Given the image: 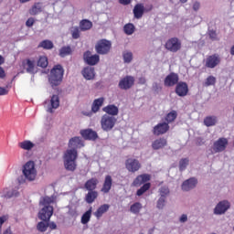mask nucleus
Listing matches in <instances>:
<instances>
[{
  "instance_id": "nucleus-19",
  "label": "nucleus",
  "mask_w": 234,
  "mask_h": 234,
  "mask_svg": "<svg viewBox=\"0 0 234 234\" xmlns=\"http://www.w3.org/2000/svg\"><path fill=\"white\" fill-rule=\"evenodd\" d=\"M197 184H198V180L195 177H191L182 184L181 189H183V191H191V189L197 187Z\"/></svg>"
},
{
  "instance_id": "nucleus-12",
  "label": "nucleus",
  "mask_w": 234,
  "mask_h": 234,
  "mask_svg": "<svg viewBox=\"0 0 234 234\" xmlns=\"http://www.w3.org/2000/svg\"><path fill=\"white\" fill-rule=\"evenodd\" d=\"M220 56L218 54H213L207 57L205 59V67L207 69H215L220 65Z\"/></svg>"
},
{
  "instance_id": "nucleus-32",
  "label": "nucleus",
  "mask_w": 234,
  "mask_h": 234,
  "mask_svg": "<svg viewBox=\"0 0 234 234\" xmlns=\"http://www.w3.org/2000/svg\"><path fill=\"white\" fill-rule=\"evenodd\" d=\"M80 28L82 32L90 30L92 28V23L89 19H83L80 22Z\"/></svg>"
},
{
  "instance_id": "nucleus-62",
  "label": "nucleus",
  "mask_w": 234,
  "mask_h": 234,
  "mask_svg": "<svg viewBox=\"0 0 234 234\" xmlns=\"http://www.w3.org/2000/svg\"><path fill=\"white\" fill-rule=\"evenodd\" d=\"M84 116H92V112H83Z\"/></svg>"
},
{
  "instance_id": "nucleus-63",
  "label": "nucleus",
  "mask_w": 234,
  "mask_h": 234,
  "mask_svg": "<svg viewBox=\"0 0 234 234\" xmlns=\"http://www.w3.org/2000/svg\"><path fill=\"white\" fill-rule=\"evenodd\" d=\"M3 63H5V58L0 55V65H3Z\"/></svg>"
},
{
  "instance_id": "nucleus-28",
  "label": "nucleus",
  "mask_w": 234,
  "mask_h": 234,
  "mask_svg": "<svg viewBox=\"0 0 234 234\" xmlns=\"http://www.w3.org/2000/svg\"><path fill=\"white\" fill-rule=\"evenodd\" d=\"M82 75L85 78V80H94V68L92 67H86L82 70Z\"/></svg>"
},
{
  "instance_id": "nucleus-26",
  "label": "nucleus",
  "mask_w": 234,
  "mask_h": 234,
  "mask_svg": "<svg viewBox=\"0 0 234 234\" xmlns=\"http://www.w3.org/2000/svg\"><path fill=\"white\" fill-rule=\"evenodd\" d=\"M103 112H106V114H109L108 116H118V107L114 104H109L108 106H105L102 109Z\"/></svg>"
},
{
  "instance_id": "nucleus-16",
  "label": "nucleus",
  "mask_w": 234,
  "mask_h": 234,
  "mask_svg": "<svg viewBox=\"0 0 234 234\" xmlns=\"http://www.w3.org/2000/svg\"><path fill=\"white\" fill-rule=\"evenodd\" d=\"M133 85H134V77L133 76H126L119 82V87L122 90H128Z\"/></svg>"
},
{
  "instance_id": "nucleus-43",
  "label": "nucleus",
  "mask_w": 234,
  "mask_h": 234,
  "mask_svg": "<svg viewBox=\"0 0 234 234\" xmlns=\"http://www.w3.org/2000/svg\"><path fill=\"white\" fill-rule=\"evenodd\" d=\"M123 30L127 36H133V34H134V25L132 23L126 24L123 27Z\"/></svg>"
},
{
  "instance_id": "nucleus-41",
  "label": "nucleus",
  "mask_w": 234,
  "mask_h": 234,
  "mask_svg": "<svg viewBox=\"0 0 234 234\" xmlns=\"http://www.w3.org/2000/svg\"><path fill=\"white\" fill-rule=\"evenodd\" d=\"M37 231H40V233H45L47 229H48V221H40L37 225Z\"/></svg>"
},
{
  "instance_id": "nucleus-53",
  "label": "nucleus",
  "mask_w": 234,
  "mask_h": 234,
  "mask_svg": "<svg viewBox=\"0 0 234 234\" xmlns=\"http://www.w3.org/2000/svg\"><path fill=\"white\" fill-rule=\"evenodd\" d=\"M193 10H195V12H198V10H200V2H195L193 4Z\"/></svg>"
},
{
  "instance_id": "nucleus-18",
  "label": "nucleus",
  "mask_w": 234,
  "mask_h": 234,
  "mask_svg": "<svg viewBox=\"0 0 234 234\" xmlns=\"http://www.w3.org/2000/svg\"><path fill=\"white\" fill-rule=\"evenodd\" d=\"M187 92H189V87L186 82H178L176 86V94L180 98H184V96H187Z\"/></svg>"
},
{
  "instance_id": "nucleus-52",
  "label": "nucleus",
  "mask_w": 234,
  "mask_h": 234,
  "mask_svg": "<svg viewBox=\"0 0 234 234\" xmlns=\"http://www.w3.org/2000/svg\"><path fill=\"white\" fill-rule=\"evenodd\" d=\"M34 23H36V20L33 17H30L26 22V27H34Z\"/></svg>"
},
{
  "instance_id": "nucleus-55",
  "label": "nucleus",
  "mask_w": 234,
  "mask_h": 234,
  "mask_svg": "<svg viewBox=\"0 0 234 234\" xmlns=\"http://www.w3.org/2000/svg\"><path fill=\"white\" fill-rule=\"evenodd\" d=\"M48 228H49V229H58V225H56V223L54 221H52V222L48 221Z\"/></svg>"
},
{
  "instance_id": "nucleus-30",
  "label": "nucleus",
  "mask_w": 234,
  "mask_h": 234,
  "mask_svg": "<svg viewBox=\"0 0 234 234\" xmlns=\"http://www.w3.org/2000/svg\"><path fill=\"white\" fill-rule=\"evenodd\" d=\"M103 101H105V99H103V97L94 100L91 105V112H98L101 105H103Z\"/></svg>"
},
{
  "instance_id": "nucleus-25",
  "label": "nucleus",
  "mask_w": 234,
  "mask_h": 234,
  "mask_svg": "<svg viewBox=\"0 0 234 234\" xmlns=\"http://www.w3.org/2000/svg\"><path fill=\"white\" fill-rule=\"evenodd\" d=\"M112 187V176H106L101 191V193H109Z\"/></svg>"
},
{
  "instance_id": "nucleus-1",
  "label": "nucleus",
  "mask_w": 234,
  "mask_h": 234,
  "mask_svg": "<svg viewBox=\"0 0 234 234\" xmlns=\"http://www.w3.org/2000/svg\"><path fill=\"white\" fill-rule=\"evenodd\" d=\"M69 147L70 149H68L64 153L63 156L64 167L66 171H70L71 173H74V171H76V169L78 168V164L76 163V161L78 160L77 149H81V147H85V144L83 143V140L80 139V137L75 136L69 139Z\"/></svg>"
},
{
  "instance_id": "nucleus-17",
  "label": "nucleus",
  "mask_w": 234,
  "mask_h": 234,
  "mask_svg": "<svg viewBox=\"0 0 234 234\" xmlns=\"http://www.w3.org/2000/svg\"><path fill=\"white\" fill-rule=\"evenodd\" d=\"M229 201L223 200L220 201L215 207L214 213L215 215H224L228 211V209L230 207Z\"/></svg>"
},
{
  "instance_id": "nucleus-50",
  "label": "nucleus",
  "mask_w": 234,
  "mask_h": 234,
  "mask_svg": "<svg viewBox=\"0 0 234 234\" xmlns=\"http://www.w3.org/2000/svg\"><path fill=\"white\" fill-rule=\"evenodd\" d=\"M123 60H124V63H131V61H133V53L132 52L124 53Z\"/></svg>"
},
{
  "instance_id": "nucleus-20",
  "label": "nucleus",
  "mask_w": 234,
  "mask_h": 234,
  "mask_svg": "<svg viewBox=\"0 0 234 234\" xmlns=\"http://www.w3.org/2000/svg\"><path fill=\"white\" fill-rule=\"evenodd\" d=\"M80 135L84 140H97L98 139V133L93 131L92 129H85L80 131Z\"/></svg>"
},
{
  "instance_id": "nucleus-54",
  "label": "nucleus",
  "mask_w": 234,
  "mask_h": 234,
  "mask_svg": "<svg viewBox=\"0 0 234 234\" xmlns=\"http://www.w3.org/2000/svg\"><path fill=\"white\" fill-rule=\"evenodd\" d=\"M8 94V90L5 88L0 87V96H6Z\"/></svg>"
},
{
  "instance_id": "nucleus-34",
  "label": "nucleus",
  "mask_w": 234,
  "mask_h": 234,
  "mask_svg": "<svg viewBox=\"0 0 234 234\" xmlns=\"http://www.w3.org/2000/svg\"><path fill=\"white\" fill-rule=\"evenodd\" d=\"M50 103H51V108L48 110V112H52V109H58V107H59V96L52 95Z\"/></svg>"
},
{
  "instance_id": "nucleus-37",
  "label": "nucleus",
  "mask_w": 234,
  "mask_h": 234,
  "mask_svg": "<svg viewBox=\"0 0 234 234\" xmlns=\"http://www.w3.org/2000/svg\"><path fill=\"white\" fill-rule=\"evenodd\" d=\"M90 217H92V207H90L81 217V224H89L90 222Z\"/></svg>"
},
{
  "instance_id": "nucleus-27",
  "label": "nucleus",
  "mask_w": 234,
  "mask_h": 234,
  "mask_svg": "<svg viewBox=\"0 0 234 234\" xmlns=\"http://www.w3.org/2000/svg\"><path fill=\"white\" fill-rule=\"evenodd\" d=\"M89 192L86 194L85 196V202H87V204H92L93 202H95L96 198H98V191L96 190H88Z\"/></svg>"
},
{
  "instance_id": "nucleus-15",
  "label": "nucleus",
  "mask_w": 234,
  "mask_h": 234,
  "mask_svg": "<svg viewBox=\"0 0 234 234\" xmlns=\"http://www.w3.org/2000/svg\"><path fill=\"white\" fill-rule=\"evenodd\" d=\"M178 74L172 72L168 74L164 80L165 87H175L179 81Z\"/></svg>"
},
{
  "instance_id": "nucleus-40",
  "label": "nucleus",
  "mask_w": 234,
  "mask_h": 234,
  "mask_svg": "<svg viewBox=\"0 0 234 234\" xmlns=\"http://www.w3.org/2000/svg\"><path fill=\"white\" fill-rule=\"evenodd\" d=\"M37 67H41V69H47V67H48V58L46 56L39 57L37 60Z\"/></svg>"
},
{
  "instance_id": "nucleus-33",
  "label": "nucleus",
  "mask_w": 234,
  "mask_h": 234,
  "mask_svg": "<svg viewBox=\"0 0 234 234\" xmlns=\"http://www.w3.org/2000/svg\"><path fill=\"white\" fill-rule=\"evenodd\" d=\"M43 12V7L40 3H36L29 10L30 16H37Z\"/></svg>"
},
{
  "instance_id": "nucleus-24",
  "label": "nucleus",
  "mask_w": 234,
  "mask_h": 234,
  "mask_svg": "<svg viewBox=\"0 0 234 234\" xmlns=\"http://www.w3.org/2000/svg\"><path fill=\"white\" fill-rule=\"evenodd\" d=\"M98 184H100V181H98L97 178L92 177L85 183L84 186L87 191H96Z\"/></svg>"
},
{
  "instance_id": "nucleus-42",
  "label": "nucleus",
  "mask_w": 234,
  "mask_h": 234,
  "mask_svg": "<svg viewBox=\"0 0 234 234\" xmlns=\"http://www.w3.org/2000/svg\"><path fill=\"white\" fill-rule=\"evenodd\" d=\"M19 147L24 151H30V149H33L34 144L30 141H24L19 144Z\"/></svg>"
},
{
  "instance_id": "nucleus-36",
  "label": "nucleus",
  "mask_w": 234,
  "mask_h": 234,
  "mask_svg": "<svg viewBox=\"0 0 234 234\" xmlns=\"http://www.w3.org/2000/svg\"><path fill=\"white\" fill-rule=\"evenodd\" d=\"M72 54V48L70 46H64L59 49L60 58H66V56H70Z\"/></svg>"
},
{
  "instance_id": "nucleus-8",
  "label": "nucleus",
  "mask_w": 234,
  "mask_h": 234,
  "mask_svg": "<svg viewBox=\"0 0 234 234\" xmlns=\"http://www.w3.org/2000/svg\"><path fill=\"white\" fill-rule=\"evenodd\" d=\"M152 10H153V5H149L145 8L144 4H136L133 10V17L135 19H142V17H144V13L151 12Z\"/></svg>"
},
{
  "instance_id": "nucleus-60",
  "label": "nucleus",
  "mask_w": 234,
  "mask_h": 234,
  "mask_svg": "<svg viewBox=\"0 0 234 234\" xmlns=\"http://www.w3.org/2000/svg\"><path fill=\"white\" fill-rule=\"evenodd\" d=\"M6 222V217H1L0 218V228Z\"/></svg>"
},
{
  "instance_id": "nucleus-6",
  "label": "nucleus",
  "mask_w": 234,
  "mask_h": 234,
  "mask_svg": "<svg viewBox=\"0 0 234 234\" xmlns=\"http://www.w3.org/2000/svg\"><path fill=\"white\" fill-rule=\"evenodd\" d=\"M116 118L112 117L109 114H104L101 119V127L102 131L109 133V131H112L114 126L116 125Z\"/></svg>"
},
{
  "instance_id": "nucleus-57",
  "label": "nucleus",
  "mask_w": 234,
  "mask_h": 234,
  "mask_svg": "<svg viewBox=\"0 0 234 234\" xmlns=\"http://www.w3.org/2000/svg\"><path fill=\"white\" fill-rule=\"evenodd\" d=\"M132 0H119L120 5H123L124 6H127V5H131Z\"/></svg>"
},
{
  "instance_id": "nucleus-2",
  "label": "nucleus",
  "mask_w": 234,
  "mask_h": 234,
  "mask_svg": "<svg viewBox=\"0 0 234 234\" xmlns=\"http://www.w3.org/2000/svg\"><path fill=\"white\" fill-rule=\"evenodd\" d=\"M149 180H151V175L142 174L137 176L133 181V186L134 187H140V186H142L136 192L137 197H142L144 193H147V191L151 189V183H147Z\"/></svg>"
},
{
  "instance_id": "nucleus-45",
  "label": "nucleus",
  "mask_w": 234,
  "mask_h": 234,
  "mask_svg": "<svg viewBox=\"0 0 234 234\" xmlns=\"http://www.w3.org/2000/svg\"><path fill=\"white\" fill-rule=\"evenodd\" d=\"M189 165V159L188 158H182L179 161V171H186V168Z\"/></svg>"
},
{
  "instance_id": "nucleus-58",
  "label": "nucleus",
  "mask_w": 234,
  "mask_h": 234,
  "mask_svg": "<svg viewBox=\"0 0 234 234\" xmlns=\"http://www.w3.org/2000/svg\"><path fill=\"white\" fill-rule=\"evenodd\" d=\"M180 222L184 223V222H187V215L186 214H183L181 217H180Z\"/></svg>"
},
{
  "instance_id": "nucleus-21",
  "label": "nucleus",
  "mask_w": 234,
  "mask_h": 234,
  "mask_svg": "<svg viewBox=\"0 0 234 234\" xmlns=\"http://www.w3.org/2000/svg\"><path fill=\"white\" fill-rule=\"evenodd\" d=\"M22 65L28 74H34L36 72V60L27 58L23 60Z\"/></svg>"
},
{
  "instance_id": "nucleus-59",
  "label": "nucleus",
  "mask_w": 234,
  "mask_h": 234,
  "mask_svg": "<svg viewBox=\"0 0 234 234\" xmlns=\"http://www.w3.org/2000/svg\"><path fill=\"white\" fill-rule=\"evenodd\" d=\"M146 81L145 77L139 78V85H145Z\"/></svg>"
},
{
  "instance_id": "nucleus-5",
  "label": "nucleus",
  "mask_w": 234,
  "mask_h": 234,
  "mask_svg": "<svg viewBox=\"0 0 234 234\" xmlns=\"http://www.w3.org/2000/svg\"><path fill=\"white\" fill-rule=\"evenodd\" d=\"M23 175L29 182L36 180L37 172L36 171V165L34 161H28L23 168Z\"/></svg>"
},
{
  "instance_id": "nucleus-4",
  "label": "nucleus",
  "mask_w": 234,
  "mask_h": 234,
  "mask_svg": "<svg viewBox=\"0 0 234 234\" xmlns=\"http://www.w3.org/2000/svg\"><path fill=\"white\" fill-rule=\"evenodd\" d=\"M111 48H112V43L111 40L101 39L95 45V50L97 54L101 56H105L111 52Z\"/></svg>"
},
{
  "instance_id": "nucleus-13",
  "label": "nucleus",
  "mask_w": 234,
  "mask_h": 234,
  "mask_svg": "<svg viewBox=\"0 0 234 234\" xmlns=\"http://www.w3.org/2000/svg\"><path fill=\"white\" fill-rule=\"evenodd\" d=\"M229 141L225 137H220L218 140L214 142L213 151L215 153H223L226 151V147H228Z\"/></svg>"
},
{
  "instance_id": "nucleus-51",
  "label": "nucleus",
  "mask_w": 234,
  "mask_h": 234,
  "mask_svg": "<svg viewBox=\"0 0 234 234\" xmlns=\"http://www.w3.org/2000/svg\"><path fill=\"white\" fill-rule=\"evenodd\" d=\"M208 36L212 41H218V37L217 36V31L215 30H209L208 31Z\"/></svg>"
},
{
  "instance_id": "nucleus-11",
  "label": "nucleus",
  "mask_w": 234,
  "mask_h": 234,
  "mask_svg": "<svg viewBox=\"0 0 234 234\" xmlns=\"http://www.w3.org/2000/svg\"><path fill=\"white\" fill-rule=\"evenodd\" d=\"M83 60L87 65H90V67H94V65H98L100 63V55H92V52L87 50L83 53Z\"/></svg>"
},
{
  "instance_id": "nucleus-29",
  "label": "nucleus",
  "mask_w": 234,
  "mask_h": 234,
  "mask_svg": "<svg viewBox=\"0 0 234 234\" xmlns=\"http://www.w3.org/2000/svg\"><path fill=\"white\" fill-rule=\"evenodd\" d=\"M176 118H178V112L173 110L165 115V122L167 123V125H169V123H173V122H175Z\"/></svg>"
},
{
  "instance_id": "nucleus-7",
  "label": "nucleus",
  "mask_w": 234,
  "mask_h": 234,
  "mask_svg": "<svg viewBox=\"0 0 234 234\" xmlns=\"http://www.w3.org/2000/svg\"><path fill=\"white\" fill-rule=\"evenodd\" d=\"M165 48H166L168 52H173L176 54V52L182 49V41L176 37H171L166 40Z\"/></svg>"
},
{
  "instance_id": "nucleus-3",
  "label": "nucleus",
  "mask_w": 234,
  "mask_h": 234,
  "mask_svg": "<svg viewBox=\"0 0 234 234\" xmlns=\"http://www.w3.org/2000/svg\"><path fill=\"white\" fill-rule=\"evenodd\" d=\"M65 70H63V67L61 65H56L50 71L48 81L51 87H58V85H61L63 81V74Z\"/></svg>"
},
{
  "instance_id": "nucleus-64",
  "label": "nucleus",
  "mask_w": 234,
  "mask_h": 234,
  "mask_svg": "<svg viewBox=\"0 0 234 234\" xmlns=\"http://www.w3.org/2000/svg\"><path fill=\"white\" fill-rule=\"evenodd\" d=\"M230 54L231 56H234V45L230 48Z\"/></svg>"
},
{
  "instance_id": "nucleus-38",
  "label": "nucleus",
  "mask_w": 234,
  "mask_h": 234,
  "mask_svg": "<svg viewBox=\"0 0 234 234\" xmlns=\"http://www.w3.org/2000/svg\"><path fill=\"white\" fill-rule=\"evenodd\" d=\"M2 198H12V197H17V192H14L9 190L8 188H5L1 192Z\"/></svg>"
},
{
  "instance_id": "nucleus-31",
  "label": "nucleus",
  "mask_w": 234,
  "mask_h": 234,
  "mask_svg": "<svg viewBox=\"0 0 234 234\" xmlns=\"http://www.w3.org/2000/svg\"><path fill=\"white\" fill-rule=\"evenodd\" d=\"M38 48H44V50H52V48H54V43L48 39L43 40L39 43Z\"/></svg>"
},
{
  "instance_id": "nucleus-46",
  "label": "nucleus",
  "mask_w": 234,
  "mask_h": 234,
  "mask_svg": "<svg viewBox=\"0 0 234 234\" xmlns=\"http://www.w3.org/2000/svg\"><path fill=\"white\" fill-rule=\"evenodd\" d=\"M217 83V78L214 76H208L204 82V87H211V85H215Z\"/></svg>"
},
{
  "instance_id": "nucleus-22",
  "label": "nucleus",
  "mask_w": 234,
  "mask_h": 234,
  "mask_svg": "<svg viewBox=\"0 0 234 234\" xmlns=\"http://www.w3.org/2000/svg\"><path fill=\"white\" fill-rule=\"evenodd\" d=\"M166 145H167V139L164 137H159L152 143V148L154 149V151L164 149V147H166Z\"/></svg>"
},
{
  "instance_id": "nucleus-56",
  "label": "nucleus",
  "mask_w": 234,
  "mask_h": 234,
  "mask_svg": "<svg viewBox=\"0 0 234 234\" xmlns=\"http://www.w3.org/2000/svg\"><path fill=\"white\" fill-rule=\"evenodd\" d=\"M0 78L1 80H4V78H6V73L5 72V69L3 67H0Z\"/></svg>"
},
{
  "instance_id": "nucleus-49",
  "label": "nucleus",
  "mask_w": 234,
  "mask_h": 234,
  "mask_svg": "<svg viewBox=\"0 0 234 234\" xmlns=\"http://www.w3.org/2000/svg\"><path fill=\"white\" fill-rule=\"evenodd\" d=\"M165 206V197H160L159 199L157 200L156 207L157 209H164Z\"/></svg>"
},
{
  "instance_id": "nucleus-61",
  "label": "nucleus",
  "mask_w": 234,
  "mask_h": 234,
  "mask_svg": "<svg viewBox=\"0 0 234 234\" xmlns=\"http://www.w3.org/2000/svg\"><path fill=\"white\" fill-rule=\"evenodd\" d=\"M3 234H12V229L10 228L6 229Z\"/></svg>"
},
{
  "instance_id": "nucleus-47",
  "label": "nucleus",
  "mask_w": 234,
  "mask_h": 234,
  "mask_svg": "<svg viewBox=\"0 0 234 234\" xmlns=\"http://www.w3.org/2000/svg\"><path fill=\"white\" fill-rule=\"evenodd\" d=\"M71 36H72L73 39H80V27H72Z\"/></svg>"
},
{
  "instance_id": "nucleus-44",
  "label": "nucleus",
  "mask_w": 234,
  "mask_h": 234,
  "mask_svg": "<svg viewBox=\"0 0 234 234\" xmlns=\"http://www.w3.org/2000/svg\"><path fill=\"white\" fill-rule=\"evenodd\" d=\"M53 202H54V197H44L40 201V205L44 206V207H47V206H50V204H53Z\"/></svg>"
},
{
  "instance_id": "nucleus-14",
  "label": "nucleus",
  "mask_w": 234,
  "mask_h": 234,
  "mask_svg": "<svg viewBox=\"0 0 234 234\" xmlns=\"http://www.w3.org/2000/svg\"><path fill=\"white\" fill-rule=\"evenodd\" d=\"M170 129L169 124L167 122H159L153 129V134L154 136H162V134H165Z\"/></svg>"
},
{
  "instance_id": "nucleus-23",
  "label": "nucleus",
  "mask_w": 234,
  "mask_h": 234,
  "mask_svg": "<svg viewBox=\"0 0 234 234\" xmlns=\"http://www.w3.org/2000/svg\"><path fill=\"white\" fill-rule=\"evenodd\" d=\"M110 208H111V205L103 204L97 208V210L93 213V215L94 217H96L98 220H100V218H101L103 215H105V213L109 211Z\"/></svg>"
},
{
  "instance_id": "nucleus-39",
  "label": "nucleus",
  "mask_w": 234,
  "mask_h": 234,
  "mask_svg": "<svg viewBox=\"0 0 234 234\" xmlns=\"http://www.w3.org/2000/svg\"><path fill=\"white\" fill-rule=\"evenodd\" d=\"M142 203L135 202L130 207L131 213H133V215H138L140 211H142Z\"/></svg>"
},
{
  "instance_id": "nucleus-48",
  "label": "nucleus",
  "mask_w": 234,
  "mask_h": 234,
  "mask_svg": "<svg viewBox=\"0 0 234 234\" xmlns=\"http://www.w3.org/2000/svg\"><path fill=\"white\" fill-rule=\"evenodd\" d=\"M159 193L161 195V197L165 198L167 197V195H169L170 191H169V187L167 186H162L159 189Z\"/></svg>"
},
{
  "instance_id": "nucleus-9",
  "label": "nucleus",
  "mask_w": 234,
  "mask_h": 234,
  "mask_svg": "<svg viewBox=\"0 0 234 234\" xmlns=\"http://www.w3.org/2000/svg\"><path fill=\"white\" fill-rule=\"evenodd\" d=\"M52 215H54V207L46 206L38 212V218L43 222H50Z\"/></svg>"
},
{
  "instance_id": "nucleus-10",
  "label": "nucleus",
  "mask_w": 234,
  "mask_h": 234,
  "mask_svg": "<svg viewBox=\"0 0 234 234\" xmlns=\"http://www.w3.org/2000/svg\"><path fill=\"white\" fill-rule=\"evenodd\" d=\"M125 167L129 173H137L142 169V163L136 158H128L125 161Z\"/></svg>"
},
{
  "instance_id": "nucleus-35",
  "label": "nucleus",
  "mask_w": 234,
  "mask_h": 234,
  "mask_svg": "<svg viewBox=\"0 0 234 234\" xmlns=\"http://www.w3.org/2000/svg\"><path fill=\"white\" fill-rule=\"evenodd\" d=\"M204 124L206 127H213L214 125H217V116H207L204 119Z\"/></svg>"
}]
</instances>
